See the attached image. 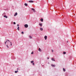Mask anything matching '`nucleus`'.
<instances>
[{
  "mask_svg": "<svg viewBox=\"0 0 76 76\" xmlns=\"http://www.w3.org/2000/svg\"><path fill=\"white\" fill-rule=\"evenodd\" d=\"M17 30H18V31H19V29H17Z\"/></svg>",
  "mask_w": 76,
  "mask_h": 76,
  "instance_id": "31",
  "label": "nucleus"
},
{
  "mask_svg": "<svg viewBox=\"0 0 76 76\" xmlns=\"http://www.w3.org/2000/svg\"><path fill=\"white\" fill-rule=\"evenodd\" d=\"M18 69H19L18 68L17 69L18 70Z\"/></svg>",
  "mask_w": 76,
  "mask_h": 76,
  "instance_id": "37",
  "label": "nucleus"
},
{
  "mask_svg": "<svg viewBox=\"0 0 76 76\" xmlns=\"http://www.w3.org/2000/svg\"><path fill=\"white\" fill-rule=\"evenodd\" d=\"M39 51H40V52L42 51V50H41V49L40 48H39Z\"/></svg>",
  "mask_w": 76,
  "mask_h": 76,
  "instance_id": "6",
  "label": "nucleus"
},
{
  "mask_svg": "<svg viewBox=\"0 0 76 76\" xmlns=\"http://www.w3.org/2000/svg\"><path fill=\"white\" fill-rule=\"evenodd\" d=\"M40 20L41 22H42L43 21V19H42V18H41L40 19Z\"/></svg>",
  "mask_w": 76,
  "mask_h": 76,
  "instance_id": "14",
  "label": "nucleus"
},
{
  "mask_svg": "<svg viewBox=\"0 0 76 76\" xmlns=\"http://www.w3.org/2000/svg\"><path fill=\"white\" fill-rule=\"evenodd\" d=\"M13 24H14V25H15V24H16V23H15V22H14L13 23Z\"/></svg>",
  "mask_w": 76,
  "mask_h": 76,
  "instance_id": "23",
  "label": "nucleus"
},
{
  "mask_svg": "<svg viewBox=\"0 0 76 76\" xmlns=\"http://www.w3.org/2000/svg\"><path fill=\"white\" fill-rule=\"evenodd\" d=\"M18 72V70H17V71H15V73H17Z\"/></svg>",
  "mask_w": 76,
  "mask_h": 76,
  "instance_id": "16",
  "label": "nucleus"
},
{
  "mask_svg": "<svg viewBox=\"0 0 76 76\" xmlns=\"http://www.w3.org/2000/svg\"><path fill=\"white\" fill-rule=\"evenodd\" d=\"M16 30H17V29H16Z\"/></svg>",
  "mask_w": 76,
  "mask_h": 76,
  "instance_id": "38",
  "label": "nucleus"
},
{
  "mask_svg": "<svg viewBox=\"0 0 76 76\" xmlns=\"http://www.w3.org/2000/svg\"><path fill=\"white\" fill-rule=\"evenodd\" d=\"M29 38H30V39H32V37H31V36H29Z\"/></svg>",
  "mask_w": 76,
  "mask_h": 76,
  "instance_id": "7",
  "label": "nucleus"
},
{
  "mask_svg": "<svg viewBox=\"0 0 76 76\" xmlns=\"http://www.w3.org/2000/svg\"><path fill=\"white\" fill-rule=\"evenodd\" d=\"M7 42V41H6L5 42V44H6V43Z\"/></svg>",
  "mask_w": 76,
  "mask_h": 76,
  "instance_id": "20",
  "label": "nucleus"
},
{
  "mask_svg": "<svg viewBox=\"0 0 76 76\" xmlns=\"http://www.w3.org/2000/svg\"><path fill=\"white\" fill-rule=\"evenodd\" d=\"M19 24H18L17 25V26H19Z\"/></svg>",
  "mask_w": 76,
  "mask_h": 76,
  "instance_id": "30",
  "label": "nucleus"
},
{
  "mask_svg": "<svg viewBox=\"0 0 76 76\" xmlns=\"http://www.w3.org/2000/svg\"><path fill=\"white\" fill-rule=\"evenodd\" d=\"M17 29H19V27H18Z\"/></svg>",
  "mask_w": 76,
  "mask_h": 76,
  "instance_id": "27",
  "label": "nucleus"
},
{
  "mask_svg": "<svg viewBox=\"0 0 76 76\" xmlns=\"http://www.w3.org/2000/svg\"><path fill=\"white\" fill-rule=\"evenodd\" d=\"M33 65H34V63H33Z\"/></svg>",
  "mask_w": 76,
  "mask_h": 76,
  "instance_id": "29",
  "label": "nucleus"
},
{
  "mask_svg": "<svg viewBox=\"0 0 76 76\" xmlns=\"http://www.w3.org/2000/svg\"><path fill=\"white\" fill-rule=\"evenodd\" d=\"M7 45H9V46H10V44H9V42H8L7 43Z\"/></svg>",
  "mask_w": 76,
  "mask_h": 76,
  "instance_id": "11",
  "label": "nucleus"
},
{
  "mask_svg": "<svg viewBox=\"0 0 76 76\" xmlns=\"http://www.w3.org/2000/svg\"><path fill=\"white\" fill-rule=\"evenodd\" d=\"M42 66L43 67V66H44V65H42Z\"/></svg>",
  "mask_w": 76,
  "mask_h": 76,
  "instance_id": "36",
  "label": "nucleus"
},
{
  "mask_svg": "<svg viewBox=\"0 0 76 76\" xmlns=\"http://www.w3.org/2000/svg\"><path fill=\"white\" fill-rule=\"evenodd\" d=\"M24 5L25 6H28V4H26V3H25L24 4Z\"/></svg>",
  "mask_w": 76,
  "mask_h": 76,
  "instance_id": "12",
  "label": "nucleus"
},
{
  "mask_svg": "<svg viewBox=\"0 0 76 76\" xmlns=\"http://www.w3.org/2000/svg\"><path fill=\"white\" fill-rule=\"evenodd\" d=\"M48 58V59H49V57H48V58Z\"/></svg>",
  "mask_w": 76,
  "mask_h": 76,
  "instance_id": "32",
  "label": "nucleus"
},
{
  "mask_svg": "<svg viewBox=\"0 0 76 76\" xmlns=\"http://www.w3.org/2000/svg\"><path fill=\"white\" fill-rule=\"evenodd\" d=\"M21 33L22 34H23V31Z\"/></svg>",
  "mask_w": 76,
  "mask_h": 76,
  "instance_id": "26",
  "label": "nucleus"
},
{
  "mask_svg": "<svg viewBox=\"0 0 76 76\" xmlns=\"http://www.w3.org/2000/svg\"><path fill=\"white\" fill-rule=\"evenodd\" d=\"M31 63H34V61H31Z\"/></svg>",
  "mask_w": 76,
  "mask_h": 76,
  "instance_id": "18",
  "label": "nucleus"
},
{
  "mask_svg": "<svg viewBox=\"0 0 76 76\" xmlns=\"http://www.w3.org/2000/svg\"><path fill=\"white\" fill-rule=\"evenodd\" d=\"M52 52H53V51H54L53 50H52Z\"/></svg>",
  "mask_w": 76,
  "mask_h": 76,
  "instance_id": "28",
  "label": "nucleus"
},
{
  "mask_svg": "<svg viewBox=\"0 0 76 76\" xmlns=\"http://www.w3.org/2000/svg\"><path fill=\"white\" fill-rule=\"evenodd\" d=\"M5 45H6V44H5Z\"/></svg>",
  "mask_w": 76,
  "mask_h": 76,
  "instance_id": "39",
  "label": "nucleus"
},
{
  "mask_svg": "<svg viewBox=\"0 0 76 76\" xmlns=\"http://www.w3.org/2000/svg\"><path fill=\"white\" fill-rule=\"evenodd\" d=\"M51 66H52L53 67H55V66H56L55 65H53V64H52L51 65Z\"/></svg>",
  "mask_w": 76,
  "mask_h": 76,
  "instance_id": "8",
  "label": "nucleus"
},
{
  "mask_svg": "<svg viewBox=\"0 0 76 76\" xmlns=\"http://www.w3.org/2000/svg\"><path fill=\"white\" fill-rule=\"evenodd\" d=\"M18 15V13L17 12H16L15 13V14L14 15V16H16Z\"/></svg>",
  "mask_w": 76,
  "mask_h": 76,
  "instance_id": "5",
  "label": "nucleus"
},
{
  "mask_svg": "<svg viewBox=\"0 0 76 76\" xmlns=\"http://www.w3.org/2000/svg\"><path fill=\"white\" fill-rule=\"evenodd\" d=\"M7 48H9V46H8V45H7Z\"/></svg>",
  "mask_w": 76,
  "mask_h": 76,
  "instance_id": "25",
  "label": "nucleus"
},
{
  "mask_svg": "<svg viewBox=\"0 0 76 76\" xmlns=\"http://www.w3.org/2000/svg\"><path fill=\"white\" fill-rule=\"evenodd\" d=\"M25 28H28V24H25L24 25Z\"/></svg>",
  "mask_w": 76,
  "mask_h": 76,
  "instance_id": "1",
  "label": "nucleus"
},
{
  "mask_svg": "<svg viewBox=\"0 0 76 76\" xmlns=\"http://www.w3.org/2000/svg\"><path fill=\"white\" fill-rule=\"evenodd\" d=\"M68 42V41H67V42Z\"/></svg>",
  "mask_w": 76,
  "mask_h": 76,
  "instance_id": "34",
  "label": "nucleus"
},
{
  "mask_svg": "<svg viewBox=\"0 0 76 76\" xmlns=\"http://www.w3.org/2000/svg\"><path fill=\"white\" fill-rule=\"evenodd\" d=\"M63 54H66V52H64Z\"/></svg>",
  "mask_w": 76,
  "mask_h": 76,
  "instance_id": "17",
  "label": "nucleus"
},
{
  "mask_svg": "<svg viewBox=\"0 0 76 76\" xmlns=\"http://www.w3.org/2000/svg\"><path fill=\"white\" fill-rule=\"evenodd\" d=\"M31 10H33L34 12H35V9L34 8H31Z\"/></svg>",
  "mask_w": 76,
  "mask_h": 76,
  "instance_id": "9",
  "label": "nucleus"
},
{
  "mask_svg": "<svg viewBox=\"0 0 76 76\" xmlns=\"http://www.w3.org/2000/svg\"><path fill=\"white\" fill-rule=\"evenodd\" d=\"M40 31H42V30H43V29H40Z\"/></svg>",
  "mask_w": 76,
  "mask_h": 76,
  "instance_id": "24",
  "label": "nucleus"
},
{
  "mask_svg": "<svg viewBox=\"0 0 76 76\" xmlns=\"http://www.w3.org/2000/svg\"><path fill=\"white\" fill-rule=\"evenodd\" d=\"M3 15H6V13H5V12L4 13Z\"/></svg>",
  "mask_w": 76,
  "mask_h": 76,
  "instance_id": "22",
  "label": "nucleus"
},
{
  "mask_svg": "<svg viewBox=\"0 0 76 76\" xmlns=\"http://www.w3.org/2000/svg\"><path fill=\"white\" fill-rule=\"evenodd\" d=\"M63 70L64 72H66V69H64V68H63Z\"/></svg>",
  "mask_w": 76,
  "mask_h": 76,
  "instance_id": "15",
  "label": "nucleus"
},
{
  "mask_svg": "<svg viewBox=\"0 0 76 76\" xmlns=\"http://www.w3.org/2000/svg\"><path fill=\"white\" fill-rule=\"evenodd\" d=\"M53 61H56V60H54V59H53Z\"/></svg>",
  "mask_w": 76,
  "mask_h": 76,
  "instance_id": "33",
  "label": "nucleus"
},
{
  "mask_svg": "<svg viewBox=\"0 0 76 76\" xmlns=\"http://www.w3.org/2000/svg\"><path fill=\"white\" fill-rule=\"evenodd\" d=\"M45 40H46L47 39V36H45Z\"/></svg>",
  "mask_w": 76,
  "mask_h": 76,
  "instance_id": "4",
  "label": "nucleus"
},
{
  "mask_svg": "<svg viewBox=\"0 0 76 76\" xmlns=\"http://www.w3.org/2000/svg\"><path fill=\"white\" fill-rule=\"evenodd\" d=\"M51 60H53V61L54 60V58H52Z\"/></svg>",
  "mask_w": 76,
  "mask_h": 76,
  "instance_id": "19",
  "label": "nucleus"
},
{
  "mask_svg": "<svg viewBox=\"0 0 76 76\" xmlns=\"http://www.w3.org/2000/svg\"><path fill=\"white\" fill-rule=\"evenodd\" d=\"M7 41H8L10 42L11 44L10 45L11 46L12 45V42H10V40H9L7 39Z\"/></svg>",
  "mask_w": 76,
  "mask_h": 76,
  "instance_id": "2",
  "label": "nucleus"
},
{
  "mask_svg": "<svg viewBox=\"0 0 76 76\" xmlns=\"http://www.w3.org/2000/svg\"><path fill=\"white\" fill-rule=\"evenodd\" d=\"M31 54H34V52H32L31 53Z\"/></svg>",
  "mask_w": 76,
  "mask_h": 76,
  "instance_id": "21",
  "label": "nucleus"
},
{
  "mask_svg": "<svg viewBox=\"0 0 76 76\" xmlns=\"http://www.w3.org/2000/svg\"><path fill=\"white\" fill-rule=\"evenodd\" d=\"M4 18H7L8 17L6 15L4 16Z\"/></svg>",
  "mask_w": 76,
  "mask_h": 76,
  "instance_id": "13",
  "label": "nucleus"
},
{
  "mask_svg": "<svg viewBox=\"0 0 76 76\" xmlns=\"http://www.w3.org/2000/svg\"><path fill=\"white\" fill-rule=\"evenodd\" d=\"M28 2L29 3H34V1H29Z\"/></svg>",
  "mask_w": 76,
  "mask_h": 76,
  "instance_id": "3",
  "label": "nucleus"
},
{
  "mask_svg": "<svg viewBox=\"0 0 76 76\" xmlns=\"http://www.w3.org/2000/svg\"><path fill=\"white\" fill-rule=\"evenodd\" d=\"M40 29H42V28H40Z\"/></svg>",
  "mask_w": 76,
  "mask_h": 76,
  "instance_id": "35",
  "label": "nucleus"
},
{
  "mask_svg": "<svg viewBox=\"0 0 76 76\" xmlns=\"http://www.w3.org/2000/svg\"><path fill=\"white\" fill-rule=\"evenodd\" d=\"M39 25H40V26H42V24L39 23Z\"/></svg>",
  "mask_w": 76,
  "mask_h": 76,
  "instance_id": "10",
  "label": "nucleus"
}]
</instances>
